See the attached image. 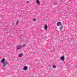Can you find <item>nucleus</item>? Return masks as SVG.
I'll return each mask as SVG.
<instances>
[{"mask_svg":"<svg viewBox=\"0 0 77 77\" xmlns=\"http://www.w3.org/2000/svg\"><path fill=\"white\" fill-rule=\"evenodd\" d=\"M61 59L62 60H64V57L62 56L61 57Z\"/></svg>","mask_w":77,"mask_h":77,"instance_id":"nucleus-6","label":"nucleus"},{"mask_svg":"<svg viewBox=\"0 0 77 77\" xmlns=\"http://www.w3.org/2000/svg\"><path fill=\"white\" fill-rule=\"evenodd\" d=\"M37 3H40V2H39V1L38 0L37 1Z\"/></svg>","mask_w":77,"mask_h":77,"instance_id":"nucleus-10","label":"nucleus"},{"mask_svg":"<svg viewBox=\"0 0 77 77\" xmlns=\"http://www.w3.org/2000/svg\"><path fill=\"white\" fill-rule=\"evenodd\" d=\"M23 69H24V70H27V67H26V66L24 67Z\"/></svg>","mask_w":77,"mask_h":77,"instance_id":"nucleus-5","label":"nucleus"},{"mask_svg":"<svg viewBox=\"0 0 77 77\" xmlns=\"http://www.w3.org/2000/svg\"><path fill=\"white\" fill-rule=\"evenodd\" d=\"M17 49H20V48H21V46L19 45V46H17Z\"/></svg>","mask_w":77,"mask_h":77,"instance_id":"nucleus-4","label":"nucleus"},{"mask_svg":"<svg viewBox=\"0 0 77 77\" xmlns=\"http://www.w3.org/2000/svg\"><path fill=\"white\" fill-rule=\"evenodd\" d=\"M61 23H60V22H59L57 23V26H61Z\"/></svg>","mask_w":77,"mask_h":77,"instance_id":"nucleus-3","label":"nucleus"},{"mask_svg":"<svg viewBox=\"0 0 77 77\" xmlns=\"http://www.w3.org/2000/svg\"><path fill=\"white\" fill-rule=\"evenodd\" d=\"M62 27H60V29H61Z\"/></svg>","mask_w":77,"mask_h":77,"instance_id":"nucleus-14","label":"nucleus"},{"mask_svg":"<svg viewBox=\"0 0 77 77\" xmlns=\"http://www.w3.org/2000/svg\"><path fill=\"white\" fill-rule=\"evenodd\" d=\"M19 57H22V54H20L19 55Z\"/></svg>","mask_w":77,"mask_h":77,"instance_id":"nucleus-8","label":"nucleus"},{"mask_svg":"<svg viewBox=\"0 0 77 77\" xmlns=\"http://www.w3.org/2000/svg\"><path fill=\"white\" fill-rule=\"evenodd\" d=\"M7 64L8 63H7V62H4L3 64V65L4 66L3 67H5V66H6V65H7Z\"/></svg>","mask_w":77,"mask_h":77,"instance_id":"nucleus-2","label":"nucleus"},{"mask_svg":"<svg viewBox=\"0 0 77 77\" xmlns=\"http://www.w3.org/2000/svg\"><path fill=\"white\" fill-rule=\"evenodd\" d=\"M20 23V22L18 20H15V21L14 22V24H15L17 25L18 24H19Z\"/></svg>","mask_w":77,"mask_h":77,"instance_id":"nucleus-1","label":"nucleus"},{"mask_svg":"<svg viewBox=\"0 0 77 77\" xmlns=\"http://www.w3.org/2000/svg\"><path fill=\"white\" fill-rule=\"evenodd\" d=\"M30 1L31 0H30Z\"/></svg>","mask_w":77,"mask_h":77,"instance_id":"nucleus-15","label":"nucleus"},{"mask_svg":"<svg viewBox=\"0 0 77 77\" xmlns=\"http://www.w3.org/2000/svg\"><path fill=\"white\" fill-rule=\"evenodd\" d=\"M5 58H3L2 60V63H3V62H4L5 61Z\"/></svg>","mask_w":77,"mask_h":77,"instance_id":"nucleus-7","label":"nucleus"},{"mask_svg":"<svg viewBox=\"0 0 77 77\" xmlns=\"http://www.w3.org/2000/svg\"><path fill=\"white\" fill-rule=\"evenodd\" d=\"M33 21H36V19H33Z\"/></svg>","mask_w":77,"mask_h":77,"instance_id":"nucleus-12","label":"nucleus"},{"mask_svg":"<svg viewBox=\"0 0 77 77\" xmlns=\"http://www.w3.org/2000/svg\"><path fill=\"white\" fill-rule=\"evenodd\" d=\"M45 30H47V25L45 26Z\"/></svg>","mask_w":77,"mask_h":77,"instance_id":"nucleus-9","label":"nucleus"},{"mask_svg":"<svg viewBox=\"0 0 77 77\" xmlns=\"http://www.w3.org/2000/svg\"><path fill=\"white\" fill-rule=\"evenodd\" d=\"M23 47H26V45L25 44L23 45Z\"/></svg>","mask_w":77,"mask_h":77,"instance_id":"nucleus-13","label":"nucleus"},{"mask_svg":"<svg viewBox=\"0 0 77 77\" xmlns=\"http://www.w3.org/2000/svg\"><path fill=\"white\" fill-rule=\"evenodd\" d=\"M56 66L54 65L53 66V68L54 69V68H56Z\"/></svg>","mask_w":77,"mask_h":77,"instance_id":"nucleus-11","label":"nucleus"}]
</instances>
